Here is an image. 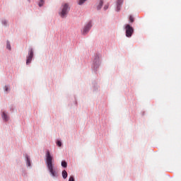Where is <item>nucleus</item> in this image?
Listing matches in <instances>:
<instances>
[{"label":"nucleus","mask_w":181,"mask_h":181,"mask_svg":"<svg viewBox=\"0 0 181 181\" xmlns=\"http://www.w3.org/2000/svg\"><path fill=\"white\" fill-rule=\"evenodd\" d=\"M3 23H4V25H6V21H3Z\"/></svg>","instance_id":"obj_21"},{"label":"nucleus","mask_w":181,"mask_h":181,"mask_svg":"<svg viewBox=\"0 0 181 181\" xmlns=\"http://www.w3.org/2000/svg\"><path fill=\"white\" fill-rule=\"evenodd\" d=\"M62 177H64V179L67 178V171H66V170H64L62 171Z\"/></svg>","instance_id":"obj_10"},{"label":"nucleus","mask_w":181,"mask_h":181,"mask_svg":"<svg viewBox=\"0 0 181 181\" xmlns=\"http://www.w3.org/2000/svg\"><path fill=\"white\" fill-rule=\"evenodd\" d=\"M6 48L8 49V50H11V43H9L8 41H7V45H6Z\"/></svg>","instance_id":"obj_14"},{"label":"nucleus","mask_w":181,"mask_h":181,"mask_svg":"<svg viewBox=\"0 0 181 181\" xmlns=\"http://www.w3.org/2000/svg\"><path fill=\"white\" fill-rule=\"evenodd\" d=\"M45 156L47 168L52 176L56 177L57 174L56 173V170H54V165H53V156L50 155V151H47L46 152Z\"/></svg>","instance_id":"obj_1"},{"label":"nucleus","mask_w":181,"mask_h":181,"mask_svg":"<svg viewBox=\"0 0 181 181\" xmlns=\"http://www.w3.org/2000/svg\"><path fill=\"white\" fill-rule=\"evenodd\" d=\"M57 145L58 146H62V141H58L57 142Z\"/></svg>","instance_id":"obj_17"},{"label":"nucleus","mask_w":181,"mask_h":181,"mask_svg":"<svg viewBox=\"0 0 181 181\" xmlns=\"http://www.w3.org/2000/svg\"><path fill=\"white\" fill-rule=\"evenodd\" d=\"M44 4H45V0H40L38 5L39 6H43Z\"/></svg>","instance_id":"obj_13"},{"label":"nucleus","mask_w":181,"mask_h":181,"mask_svg":"<svg viewBox=\"0 0 181 181\" xmlns=\"http://www.w3.org/2000/svg\"><path fill=\"white\" fill-rule=\"evenodd\" d=\"M27 159V166H30V158H29V156H26Z\"/></svg>","instance_id":"obj_11"},{"label":"nucleus","mask_w":181,"mask_h":181,"mask_svg":"<svg viewBox=\"0 0 181 181\" xmlns=\"http://www.w3.org/2000/svg\"><path fill=\"white\" fill-rule=\"evenodd\" d=\"M124 29L126 30L127 37H131L134 33V28H132L129 24H127Z\"/></svg>","instance_id":"obj_3"},{"label":"nucleus","mask_w":181,"mask_h":181,"mask_svg":"<svg viewBox=\"0 0 181 181\" xmlns=\"http://www.w3.org/2000/svg\"><path fill=\"white\" fill-rule=\"evenodd\" d=\"M86 1L87 0H79L78 5H83Z\"/></svg>","instance_id":"obj_16"},{"label":"nucleus","mask_w":181,"mask_h":181,"mask_svg":"<svg viewBox=\"0 0 181 181\" xmlns=\"http://www.w3.org/2000/svg\"><path fill=\"white\" fill-rule=\"evenodd\" d=\"M62 166L63 168H67V163L66 161H62Z\"/></svg>","instance_id":"obj_12"},{"label":"nucleus","mask_w":181,"mask_h":181,"mask_svg":"<svg viewBox=\"0 0 181 181\" xmlns=\"http://www.w3.org/2000/svg\"><path fill=\"white\" fill-rule=\"evenodd\" d=\"M5 91H8V86H5Z\"/></svg>","instance_id":"obj_20"},{"label":"nucleus","mask_w":181,"mask_h":181,"mask_svg":"<svg viewBox=\"0 0 181 181\" xmlns=\"http://www.w3.org/2000/svg\"><path fill=\"white\" fill-rule=\"evenodd\" d=\"M104 4V1L103 0H100L99 2V4L97 6L98 10L101 9V8L103 7V5Z\"/></svg>","instance_id":"obj_9"},{"label":"nucleus","mask_w":181,"mask_h":181,"mask_svg":"<svg viewBox=\"0 0 181 181\" xmlns=\"http://www.w3.org/2000/svg\"><path fill=\"white\" fill-rule=\"evenodd\" d=\"M32 59H33V49H30L28 53V57H27L26 64H30Z\"/></svg>","instance_id":"obj_5"},{"label":"nucleus","mask_w":181,"mask_h":181,"mask_svg":"<svg viewBox=\"0 0 181 181\" xmlns=\"http://www.w3.org/2000/svg\"><path fill=\"white\" fill-rule=\"evenodd\" d=\"M122 2H124V0H117V12L121 11V5H122Z\"/></svg>","instance_id":"obj_6"},{"label":"nucleus","mask_w":181,"mask_h":181,"mask_svg":"<svg viewBox=\"0 0 181 181\" xmlns=\"http://www.w3.org/2000/svg\"><path fill=\"white\" fill-rule=\"evenodd\" d=\"M92 26H93V23L91 21L87 23L83 28V30L82 32L83 35H86V33H88V31L90 30V29H91Z\"/></svg>","instance_id":"obj_4"},{"label":"nucleus","mask_w":181,"mask_h":181,"mask_svg":"<svg viewBox=\"0 0 181 181\" xmlns=\"http://www.w3.org/2000/svg\"><path fill=\"white\" fill-rule=\"evenodd\" d=\"M94 67H98L100 66V58L96 57L95 59L93 60Z\"/></svg>","instance_id":"obj_7"},{"label":"nucleus","mask_w":181,"mask_h":181,"mask_svg":"<svg viewBox=\"0 0 181 181\" xmlns=\"http://www.w3.org/2000/svg\"><path fill=\"white\" fill-rule=\"evenodd\" d=\"M67 13H69V4H64L62 5V11L59 13V15L62 18H66Z\"/></svg>","instance_id":"obj_2"},{"label":"nucleus","mask_w":181,"mask_h":181,"mask_svg":"<svg viewBox=\"0 0 181 181\" xmlns=\"http://www.w3.org/2000/svg\"><path fill=\"white\" fill-rule=\"evenodd\" d=\"M2 117H3V119H4V121H9V117H8V115H6V113H5V112H3Z\"/></svg>","instance_id":"obj_8"},{"label":"nucleus","mask_w":181,"mask_h":181,"mask_svg":"<svg viewBox=\"0 0 181 181\" xmlns=\"http://www.w3.org/2000/svg\"><path fill=\"white\" fill-rule=\"evenodd\" d=\"M108 6H109L108 4H107V5H105V6H104L105 11H107V9H108Z\"/></svg>","instance_id":"obj_19"},{"label":"nucleus","mask_w":181,"mask_h":181,"mask_svg":"<svg viewBox=\"0 0 181 181\" xmlns=\"http://www.w3.org/2000/svg\"><path fill=\"white\" fill-rule=\"evenodd\" d=\"M69 181H74V177L71 176V177H69Z\"/></svg>","instance_id":"obj_18"},{"label":"nucleus","mask_w":181,"mask_h":181,"mask_svg":"<svg viewBox=\"0 0 181 181\" xmlns=\"http://www.w3.org/2000/svg\"><path fill=\"white\" fill-rule=\"evenodd\" d=\"M134 21V19L133 16H129V22H131V23H133Z\"/></svg>","instance_id":"obj_15"}]
</instances>
